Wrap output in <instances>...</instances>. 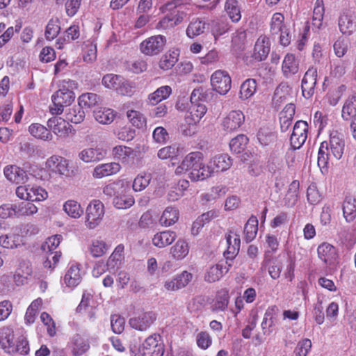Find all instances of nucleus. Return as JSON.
<instances>
[{
    "instance_id": "f257e3e1",
    "label": "nucleus",
    "mask_w": 356,
    "mask_h": 356,
    "mask_svg": "<svg viewBox=\"0 0 356 356\" xmlns=\"http://www.w3.org/2000/svg\"><path fill=\"white\" fill-rule=\"evenodd\" d=\"M203 161L204 154L202 152H191L185 156L176 168L175 173L177 175H181L191 170L189 178L192 181L204 180L211 177V170H207V166Z\"/></svg>"
},
{
    "instance_id": "f03ea898",
    "label": "nucleus",
    "mask_w": 356,
    "mask_h": 356,
    "mask_svg": "<svg viewBox=\"0 0 356 356\" xmlns=\"http://www.w3.org/2000/svg\"><path fill=\"white\" fill-rule=\"evenodd\" d=\"M344 147V140L341 134L337 131H331L330 142H322L318 152L317 163L322 172L327 171L328 162L332 158L339 160L342 157Z\"/></svg>"
},
{
    "instance_id": "7ed1b4c3",
    "label": "nucleus",
    "mask_w": 356,
    "mask_h": 356,
    "mask_svg": "<svg viewBox=\"0 0 356 356\" xmlns=\"http://www.w3.org/2000/svg\"><path fill=\"white\" fill-rule=\"evenodd\" d=\"M22 348L18 344L15 346L14 331L8 327L0 329V346L7 353L13 354L19 353L21 355H26L29 351L28 341L22 339L21 342Z\"/></svg>"
},
{
    "instance_id": "20e7f679",
    "label": "nucleus",
    "mask_w": 356,
    "mask_h": 356,
    "mask_svg": "<svg viewBox=\"0 0 356 356\" xmlns=\"http://www.w3.org/2000/svg\"><path fill=\"white\" fill-rule=\"evenodd\" d=\"M74 99L73 91L66 88L59 89L51 96L52 104L49 106V112L52 115H60L64 111V108L70 106Z\"/></svg>"
},
{
    "instance_id": "39448f33",
    "label": "nucleus",
    "mask_w": 356,
    "mask_h": 356,
    "mask_svg": "<svg viewBox=\"0 0 356 356\" xmlns=\"http://www.w3.org/2000/svg\"><path fill=\"white\" fill-rule=\"evenodd\" d=\"M45 167L49 172L66 177L72 176L74 173L69 160L60 155L54 154L48 158L45 162Z\"/></svg>"
},
{
    "instance_id": "423d86ee",
    "label": "nucleus",
    "mask_w": 356,
    "mask_h": 356,
    "mask_svg": "<svg viewBox=\"0 0 356 356\" xmlns=\"http://www.w3.org/2000/svg\"><path fill=\"white\" fill-rule=\"evenodd\" d=\"M139 351L141 356H163L165 349L161 337L158 334L149 335L140 346Z\"/></svg>"
},
{
    "instance_id": "0eeeda50",
    "label": "nucleus",
    "mask_w": 356,
    "mask_h": 356,
    "mask_svg": "<svg viewBox=\"0 0 356 356\" xmlns=\"http://www.w3.org/2000/svg\"><path fill=\"white\" fill-rule=\"evenodd\" d=\"M104 213V204L99 200H92L86 208V227L91 229L97 227L102 222Z\"/></svg>"
},
{
    "instance_id": "6e6552de",
    "label": "nucleus",
    "mask_w": 356,
    "mask_h": 356,
    "mask_svg": "<svg viewBox=\"0 0 356 356\" xmlns=\"http://www.w3.org/2000/svg\"><path fill=\"white\" fill-rule=\"evenodd\" d=\"M166 43V38L162 35H156L147 38L140 44V51L147 56L160 54Z\"/></svg>"
},
{
    "instance_id": "1a4fd4ad",
    "label": "nucleus",
    "mask_w": 356,
    "mask_h": 356,
    "mask_svg": "<svg viewBox=\"0 0 356 356\" xmlns=\"http://www.w3.org/2000/svg\"><path fill=\"white\" fill-rule=\"evenodd\" d=\"M318 258L329 268H334L339 264V254L335 247L323 243L317 248Z\"/></svg>"
},
{
    "instance_id": "9d476101",
    "label": "nucleus",
    "mask_w": 356,
    "mask_h": 356,
    "mask_svg": "<svg viewBox=\"0 0 356 356\" xmlns=\"http://www.w3.org/2000/svg\"><path fill=\"white\" fill-rule=\"evenodd\" d=\"M211 84L215 91L225 95L231 89L232 79L226 71L218 70L212 74Z\"/></svg>"
},
{
    "instance_id": "9b49d317",
    "label": "nucleus",
    "mask_w": 356,
    "mask_h": 356,
    "mask_svg": "<svg viewBox=\"0 0 356 356\" xmlns=\"http://www.w3.org/2000/svg\"><path fill=\"white\" fill-rule=\"evenodd\" d=\"M309 126L307 122L297 121L293 129L290 138L291 146L293 149H300L305 143L308 136Z\"/></svg>"
},
{
    "instance_id": "f8f14e48",
    "label": "nucleus",
    "mask_w": 356,
    "mask_h": 356,
    "mask_svg": "<svg viewBox=\"0 0 356 356\" xmlns=\"http://www.w3.org/2000/svg\"><path fill=\"white\" fill-rule=\"evenodd\" d=\"M156 320L155 313H133V316L129 320V323L135 330L145 331Z\"/></svg>"
},
{
    "instance_id": "ddd939ff",
    "label": "nucleus",
    "mask_w": 356,
    "mask_h": 356,
    "mask_svg": "<svg viewBox=\"0 0 356 356\" xmlns=\"http://www.w3.org/2000/svg\"><path fill=\"white\" fill-rule=\"evenodd\" d=\"M270 51V42L268 36L261 35L254 46L253 51L251 54L252 61L261 62L265 60Z\"/></svg>"
},
{
    "instance_id": "4468645a",
    "label": "nucleus",
    "mask_w": 356,
    "mask_h": 356,
    "mask_svg": "<svg viewBox=\"0 0 356 356\" xmlns=\"http://www.w3.org/2000/svg\"><path fill=\"white\" fill-rule=\"evenodd\" d=\"M245 115L241 111H230L222 120L221 125L226 133L237 131L244 123Z\"/></svg>"
},
{
    "instance_id": "2eb2a0df",
    "label": "nucleus",
    "mask_w": 356,
    "mask_h": 356,
    "mask_svg": "<svg viewBox=\"0 0 356 356\" xmlns=\"http://www.w3.org/2000/svg\"><path fill=\"white\" fill-rule=\"evenodd\" d=\"M317 75V69L314 67H310L303 76L301 84L302 92V95L307 99L310 98L314 93Z\"/></svg>"
},
{
    "instance_id": "dca6fc26",
    "label": "nucleus",
    "mask_w": 356,
    "mask_h": 356,
    "mask_svg": "<svg viewBox=\"0 0 356 356\" xmlns=\"http://www.w3.org/2000/svg\"><path fill=\"white\" fill-rule=\"evenodd\" d=\"M47 125L49 128L56 135L58 138H67L70 132L72 125L60 117H53L48 120Z\"/></svg>"
},
{
    "instance_id": "f3484780",
    "label": "nucleus",
    "mask_w": 356,
    "mask_h": 356,
    "mask_svg": "<svg viewBox=\"0 0 356 356\" xmlns=\"http://www.w3.org/2000/svg\"><path fill=\"white\" fill-rule=\"evenodd\" d=\"M3 174L8 181L15 184H24L29 179L26 171L17 165H6Z\"/></svg>"
},
{
    "instance_id": "a211bd4d",
    "label": "nucleus",
    "mask_w": 356,
    "mask_h": 356,
    "mask_svg": "<svg viewBox=\"0 0 356 356\" xmlns=\"http://www.w3.org/2000/svg\"><path fill=\"white\" fill-rule=\"evenodd\" d=\"M232 160L227 154H218L211 158L207 170H211V175L214 171L224 172L231 168Z\"/></svg>"
},
{
    "instance_id": "6ab92c4d",
    "label": "nucleus",
    "mask_w": 356,
    "mask_h": 356,
    "mask_svg": "<svg viewBox=\"0 0 356 356\" xmlns=\"http://www.w3.org/2000/svg\"><path fill=\"white\" fill-rule=\"evenodd\" d=\"M227 250L224 252V256L228 264V260L232 261L238 254L241 245L240 235L230 231L226 235Z\"/></svg>"
},
{
    "instance_id": "aec40b11",
    "label": "nucleus",
    "mask_w": 356,
    "mask_h": 356,
    "mask_svg": "<svg viewBox=\"0 0 356 356\" xmlns=\"http://www.w3.org/2000/svg\"><path fill=\"white\" fill-rule=\"evenodd\" d=\"M281 70L282 75L286 79L291 78L298 73L300 63L293 54L287 53L285 55L282 63Z\"/></svg>"
},
{
    "instance_id": "412c9836",
    "label": "nucleus",
    "mask_w": 356,
    "mask_h": 356,
    "mask_svg": "<svg viewBox=\"0 0 356 356\" xmlns=\"http://www.w3.org/2000/svg\"><path fill=\"white\" fill-rule=\"evenodd\" d=\"M68 347L74 356H81L89 350L90 344L88 339L76 334L68 342Z\"/></svg>"
},
{
    "instance_id": "4be33fe9",
    "label": "nucleus",
    "mask_w": 356,
    "mask_h": 356,
    "mask_svg": "<svg viewBox=\"0 0 356 356\" xmlns=\"http://www.w3.org/2000/svg\"><path fill=\"white\" fill-rule=\"evenodd\" d=\"M207 108L204 104H193L185 116V121L188 125H196L207 113Z\"/></svg>"
},
{
    "instance_id": "5701e85b",
    "label": "nucleus",
    "mask_w": 356,
    "mask_h": 356,
    "mask_svg": "<svg viewBox=\"0 0 356 356\" xmlns=\"http://www.w3.org/2000/svg\"><path fill=\"white\" fill-rule=\"evenodd\" d=\"M120 168V165L115 162L99 164L94 168L92 177L95 179H102L118 173Z\"/></svg>"
},
{
    "instance_id": "b1692460",
    "label": "nucleus",
    "mask_w": 356,
    "mask_h": 356,
    "mask_svg": "<svg viewBox=\"0 0 356 356\" xmlns=\"http://www.w3.org/2000/svg\"><path fill=\"white\" fill-rule=\"evenodd\" d=\"M175 232L165 230L155 234L152 239V244L159 248H163L172 244L177 238Z\"/></svg>"
},
{
    "instance_id": "393cba45",
    "label": "nucleus",
    "mask_w": 356,
    "mask_h": 356,
    "mask_svg": "<svg viewBox=\"0 0 356 356\" xmlns=\"http://www.w3.org/2000/svg\"><path fill=\"white\" fill-rule=\"evenodd\" d=\"M104 156V151L99 147L86 148L79 154V158L86 163L97 162L103 159Z\"/></svg>"
},
{
    "instance_id": "a878e982",
    "label": "nucleus",
    "mask_w": 356,
    "mask_h": 356,
    "mask_svg": "<svg viewBox=\"0 0 356 356\" xmlns=\"http://www.w3.org/2000/svg\"><path fill=\"white\" fill-rule=\"evenodd\" d=\"M224 10L233 23L241 19V8L238 0H225Z\"/></svg>"
},
{
    "instance_id": "bb28decb",
    "label": "nucleus",
    "mask_w": 356,
    "mask_h": 356,
    "mask_svg": "<svg viewBox=\"0 0 356 356\" xmlns=\"http://www.w3.org/2000/svg\"><path fill=\"white\" fill-rule=\"evenodd\" d=\"M80 266L78 264H72L67 270L63 282L67 286L74 288L81 281V275L80 273Z\"/></svg>"
},
{
    "instance_id": "cd10ccee",
    "label": "nucleus",
    "mask_w": 356,
    "mask_h": 356,
    "mask_svg": "<svg viewBox=\"0 0 356 356\" xmlns=\"http://www.w3.org/2000/svg\"><path fill=\"white\" fill-rule=\"evenodd\" d=\"M179 53L177 49H170L160 58L159 65L163 70L172 69L179 60Z\"/></svg>"
},
{
    "instance_id": "c85d7f7f",
    "label": "nucleus",
    "mask_w": 356,
    "mask_h": 356,
    "mask_svg": "<svg viewBox=\"0 0 356 356\" xmlns=\"http://www.w3.org/2000/svg\"><path fill=\"white\" fill-rule=\"evenodd\" d=\"M338 25L340 31L347 35H350L356 29L353 16L347 13H343L339 16Z\"/></svg>"
},
{
    "instance_id": "c756f323",
    "label": "nucleus",
    "mask_w": 356,
    "mask_h": 356,
    "mask_svg": "<svg viewBox=\"0 0 356 356\" xmlns=\"http://www.w3.org/2000/svg\"><path fill=\"white\" fill-rule=\"evenodd\" d=\"M29 131L35 138L44 141L51 140L53 136L51 131L39 123H33L29 127Z\"/></svg>"
},
{
    "instance_id": "7c9ffc66",
    "label": "nucleus",
    "mask_w": 356,
    "mask_h": 356,
    "mask_svg": "<svg viewBox=\"0 0 356 356\" xmlns=\"http://www.w3.org/2000/svg\"><path fill=\"white\" fill-rule=\"evenodd\" d=\"M116 115V111L106 107H101L94 112L95 120L102 124H110L113 122Z\"/></svg>"
},
{
    "instance_id": "2f4dec72",
    "label": "nucleus",
    "mask_w": 356,
    "mask_h": 356,
    "mask_svg": "<svg viewBox=\"0 0 356 356\" xmlns=\"http://www.w3.org/2000/svg\"><path fill=\"white\" fill-rule=\"evenodd\" d=\"M189 252V245L187 241L183 238L177 241L170 248V254L173 259L181 260L185 258Z\"/></svg>"
},
{
    "instance_id": "473e14b6",
    "label": "nucleus",
    "mask_w": 356,
    "mask_h": 356,
    "mask_svg": "<svg viewBox=\"0 0 356 356\" xmlns=\"http://www.w3.org/2000/svg\"><path fill=\"white\" fill-rule=\"evenodd\" d=\"M172 93V88L169 86H163L150 93L147 97V102L151 105H156L162 100L166 99Z\"/></svg>"
},
{
    "instance_id": "72a5a7b5",
    "label": "nucleus",
    "mask_w": 356,
    "mask_h": 356,
    "mask_svg": "<svg viewBox=\"0 0 356 356\" xmlns=\"http://www.w3.org/2000/svg\"><path fill=\"white\" fill-rule=\"evenodd\" d=\"M341 116L344 120L347 121L356 118V93L350 96L345 102Z\"/></svg>"
},
{
    "instance_id": "f704fd0d",
    "label": "nucleus",
    "mask_w": 356,
    "mask_h": 356,
    "mask_svg": "<svg viewBox=\"0 0 356 356\" xmlns=\"http://www.w3.org/2000/svg\"><path fill=\"white\" fill-rule=\"evenodd\" d=\"M16 218L32 216L38 212V207L29 201L15 203Z\"/></svg>"
},
{
    "instance_id": "c9c22d12",
    "label": "nucleus",
    "mask_w": 356,
    "mask_h": 356,
    "mask_svg": "<svg viewBox=\"0 0 356 356\" xmlns=\"http://www.w3.org/2000/svg\"><path fill=\"white\" fill-rule=\"evenodd\" d=\"M101 101V97L96 93L86 92L78 98V104L83 109L91 108L97 106Z\"/></svg>"
},
{
    "instance_id": "e433bc0d",
    "label": "nucleus",
    "mask_w": 356,
    "mask_h": 356,
    "mask_svg": "<svg viewBox=\"0 0 356 356\" xmlns=\"http://www.w3.org/2000/svg\"><path fill=\"white\" fill-rule=\"evenodd\" d=\"M179 219V211L176 208L168 207L159 219L162 226L169 227L174 225Z\"/></svg>"
},
{
    "instance_id": "4c0bfd02",
    "label": "nucleus",
    "mask_w": 356,
    "mask_h": 356,
    "mask_svg": "<svg viewBox=\"0 0 356 356\" xmlns=\"http://www.w3.org/2000/svg\"><path fill=\"white\" fill-rule=\"evenodd\" d=\"M257 140L262 146H268L275 143L277 140L276 134L268 127H261L258 131Z\"/></svg>"
},
{
    "instance_id": "58836bf2",
    "label": "nucleus",
    "mask_w": 356,
    "mask_h": 356,
    "mask_svg": "<svg viewBox=\"0 0 356 356\" xmlns=\"http://www.w3.org/2000/svg\"><path fill=\"white\" fill-rule=\"evenodd\" d=\"M257 83L254 79H248L241 86L239 97L243 99H248L252 97L257 91Z\"/></svg>"
},
{
    "instance_id": "ea45409f",
    "label": "nucleus",
    "mask_w": 356,
    "mask_h": 356,
    "mask_svg": "<svg viewBox=\"0 0 356 356\" xmlns=\"http://www.w3.org/2000/svg\"><path fill=\"white\" fill-rule=\"evenodd\" d=\"M343 214L347 222L353 221L356 217V199L346 197L343 203Z\"/></svg>"
},
{
    "instance_id": "a19ab883",
    "label": "nucleus",
    "mask_w": 356,
    "mask_h": 356,
    "mask_svg": "<svg viewBox=\"0 0 356 356\" xmlns=\"http://www.w3.org/2000/svg\"><path fill=\"white\" fill-rule=\"evenodd\" d=\"M325 8L323 0H316L313 10L312 24L314 28L319 29L322 24L324 17Z\"/></svg>"
},
{
    "instance_id": "79ce46f5",
    "label": "nucleus",
    "mask_w": 356,
    "mask_h": 356,
    "mask_svg": "<svg viewBox=\"0 0 356 356\" xmlns=\"http://www.w3.org/2000/svg\"><path fill=\"white\" fill-rule=\"evenodd\" d=\"M135 203V200L131 194H120L114 197L113 204L116 209H127L132 207Z\"/></svg>"
},
{
    "instance_id": "37998d69",
    "label": "nucleus",
    "mask_w": 356,
    "mask_h": 356,
    "mask_svg": "<svg viewBox=\"0 0 356 356\" xmlns=\"http://www.w3.org/2000/svg\"><path fill=\"white\" fill-rule=\"evenodd\" d=\"M180 150L177 145H171L161 148L157 152V156L161 160L173 161L177 159Z\"/></svg>"
},
{
    "instance_id": "c03bdc74",
    "label": "nucleus",
    "mask_w": 356,
    "mask_h": 356,
    "mask_svg": "<svg viewBox=\"0 0 356 356\" xmlns=\"http://www.w3.org/2000/svg\"><path fill=\"white\" fill-rule=\"evenodd\" d=\"M96 308V302L93 294L88 291H84L76 312L92 311Z\"/></svg>"
},
{
    "instance_id": "a18cd8bd",
    "label": "nucleus",
    "mask_w": 356,
    "mask_h": 356,
    "mask_svg": "<svg viewBox=\"0 0 356 356\" xmlns=\"http://www.w3.org/2000/svg\"><path fill=\"white\" fill-rule=\"evenodd\" d=\"M129 122L135 127L141 129L146 126L147 120L145 115L139 111L130 109L127 111Z\"/></svg>"
},
{
    "instance_id": "49530a36",
    "label": "nucleus",
    "mask_w": 356,
    "mask_h": 356,
    "mask_svg": "<svg viewBox=\"0 0 356 356\" xmlns=\"http://www.w3.org/2000/svg\"><path fill=\"white\" fill-rule=\"evenodd\" d=\"M231 29L230 24L227 20L218 19L213 21L211 31L215 40L227 33Z\"/></svg>"
},
{
    "instance_id": "de8ad7c7",
    "label": "nucleus",
    "mask_w": 356,
    "mask_h": 356,
    "mask_svg": "<svg viewBox=\"0 0 356 356\" xmlns=\"http://www.w3.org/2000/svg\"><path fill=\"white\" fill-rule=\"evenodd\" d=\"M258 231V220L256 217L252 216L247 221L244 227L245 240L247 243L251 242L255 237Z\"/></svg>"
},
{
    "instance_id": "09e8293b",
    "label": "nucleus",
    "mask_w": 356,
    "mask_h": 356,
    "mask_svg": "<svg viewBox=\"0 0 356 356\" xmlns=\"http://www.w3.org/2000/svg\"><path fill=\"white\" fill-rule=\"evenodd\" d=\"M205 22L200 19L192 20L186 29V35L190 38H194L202 34L205 29Z\"/></svg>"
},
{
    "instance_id": "8fccbe9b",
    "label": "nucleus",
    "mask_w": 356,
    "mask_h": 356,
    "mask_svg": "<svg viewBox=\"0 0 356 356\" xmlns=\"http://www.w3.org/2000/svg\"><path fill=\"white\" fill-rule=\"evenodd\" d=\"M224 269H226V267L223 268L220 264L211 266L205 273L204 280L209 283L218 281L222 277Z\"/></svg>"
},
{
    "instance_id": "3c124183",
    "label": "nucleus",
    "mask_w": 356,
    "mask_h": 356,
    "mask_svg": "<svg viewBox=\"0 0 356 356\" xmlns=\"http://www.w3.org/2000/svg\"><path fill=\"white\" fill-rule=\"evenodd\" d=\"M63 210L69 216L73 218H79L83 213L81 204L73 200H69L64 203Z\"/></svg>"
},
{
    "instance_id": "603ef678",
    "label": "nucleus",
    "mask_w": 356,
    "mask_h": 356,
    "mask_svg": "<svg viewBox=\"0 0 356 356\" xmlns=\"http://www.w3.org/2000/svg\"><path fill=\"white\" fill-rule=\"evenodd\" d=\"M108 250V245L102 240H94L89 246L88 250L92 257L97 258L104 256Z\"/></svg>"
},
{
    "instance_id": "864d4df0",
    "label": "nucleus",
    "mask_w": 356,
    "mask_h": 356,
    "mask_svg": "<svg viewBox=\"0 0 356 356\" xmlns=\"http://www.w3.org/2000/svg\"><path fill=\"white\" fill-rule=\"evenodd\" d=\"M228 188L225 186H216L212 187L207 193L202 195V199L207 202L213 201L224 197Z\"/></svg>"
},
{
    "instance_id": "5fc2aeb1",
    "label": "nucleus",
    "mask_w": 356,
    "mask_h": 356,
    "mask_svg": "<svg viewBox=\"0 0 356 356\" xmlns=\"http://www.w3.org/2000/svg\"><path fill=\"white\" fill-rule=\"evenodd\" d=\"M67 120L72 123L78 124L83 121L85 118V112L79 105L74 106L68 109L65 114Z\"/></svg>"
},
{
    "instance_id": "6e6d98bb",
    "label": "nucleus",
    "mask_w": 356,
    "mask_h": 356,
    "mask_svg": "<svg viewBox=\"0 0 356 356\" xmlns=\"http://www.w3.org/2000/svg\"><path fill=\"white\" fill-rule=\"evenodd\" d=\"M248 143V137L244 134H239L231 140L229 147L232 152L239 154L245 149Z\"/></svg>"
},
{
    "instance_id": "4d7b16f0",
    "label": "nucleus",
    "mask_w": 356,
    "mask_h": 356,
    "mask_svg": "<svg viewBox=\"0 0 356 356\" xmlns=\"http://www.w3.org/2000/svg\"><path fill=\"white\" fill-rule=\"evenodd\" d=\"M284 16L280 13L273 14L270 22V32L273 35H277L282 30L286 29L284 24Z\"/></svg>"
},
{
    "instance_id": "13d9d810",
    "label": "nucleus",
    "mask_w": 356,
    "mask_h": 356,
    "mask_svg": "<svg viewBox=\"0 0 356 356\" xmlns=\"http://www.w3.org/2000/svg\"><path fill=\"white\" fill-rule=\"evenodd\" d=\"M60 31V22L58 19H51L45 29V38L48 40H52L57 37Z\"/></svg>"
},
{
    "instance_id": "bf43d9fd",
    "label": "nucleus",
    "mask_w": 356,
    "mask_h": 356,
    "mask_svg": "<svg viewBox=\"0 0 356 356\" xmlns=\"http://www.w3.org/2000/svg\"><path fill=\"white\" fill-rule=\"evenodd\" d=\"M48 196L47 192L40 186L30 185L28 201L38 202L45 200Z\"/></svg>"
},
{
    "instance_id": "052dcab7",
    "label": "nucleus",
    "mask_w": 356,
    "mask_h": 356,
    "mask_svg": "<svg viewBox=\"0 0 356 356\" xmlns=\"http://www.w3.org/2000/svg\"><path fill=\"white\" fill-rule=\"evenodd\" d=\"M133 153L134 150L132 148L124 145H117L112 150L113 157L122 161H127Z\"/></svg>"
},
{
    "instance_id": "680f3d73",
    "label": "nucleus",
    "mask_w": 356,
    "mask_h": 356,
    "mask_svg": "<svg viewBox=\"0 0 356 356\" xmlns=\"http://www.w3.org/2000/svg\"><path fill=\"white\" fill-rule=\"evenodd\" d=\"M122 76L114 74H107L102 78V84L104 87L109 89H117L118 86H120V81H122Z\"/></svg>"
},
{
    "instance_id": "e2e57ef3",
    "label": "nucleus",
    "mask_w": 356,
    "mask_h": 356,
    "mask_svg": "<svg viewBox=\"0 0 356 356\" xmlns=\"http://www.w3.org/2000/svg\"><path fill=\"white\" fill-rule=\"evenodd\" d=\"M264 264L268 266V270L270 277L276 280L280 277L282 271V266L276 259H265Z\"/></svg>"
},
{
    "instance_id": "0e129e2a",
    "label": "nucleus",
    "mask_w": 356,
    "mask_h": 356,
    "mask_svg": "<svg viewBox=\"0 0 356 356\" xmlns=\"http://www.w3.org/2000/svg\"><path fill=\"white\" fill-rule=\"evenodd\" d=\"M229 302V293L225 290L220 291L216 298L214 304V310L216 311H225L228 305Z\"/></svg>"
},
{
    "instance_id": "69168bd1",
    "label": "nucleus",
    "mask_w": 356,
    "mask_h": 356,
    "mask_svg": "<svg viewBox=\"0 0 356 356\" xmlns=\"http://www.w3.org/2000/svg\"><path fill=\"white\" fill-rule=\"evenodd\" d=\"M151 181L150 175H139L134 180L132 188L136 192L142 191L147 188Z\"/></svg>"
},
{
    "instance_id": "338daca9",
    "label": "nucleus",
    "mask_w": 356,
    "mask_h": 356,
    "mask_svg": "<svg viewBox=\"0 0 356 356\" xmlns=\"http://www.w3.org/2000/svg\"><path fill=\"white\" fill-rule=\"evenodd\" d=\"M125 320L118 313L113 314L111 317V325L112 330L117 334H120L124 329Z\"/></svg>"
},
{
    "instance_id": "774afa93",
    "label": "nucleus",
    "mask_w": 356,
    "mask_h": 356,
    "mask_svg": "<svg viewBox=\"0 0 356 356\" xmlns=\"http://www.w3.org/2000/svg\"><path fill=\"white\" fill-rule=\"evenodd\" d=\"M312 348V342L308 339L300 341L294 350L296 356H307Z\"/></svg>"
}]
</instances>
